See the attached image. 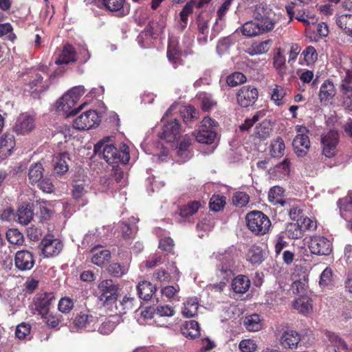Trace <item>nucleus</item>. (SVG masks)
<instances>
[{"label":"nucleus","instance_id":"43","mask_svg":"<svg viewBox=\"0 0 352 352\" xmlns=\"http://www.w3.org/2000/svg\"><path fill=\"white\" fill-rule=\"evenodd\" d=\"M247 259L252 265L260 264L263 261L261 248L256 245L250 247L247 254Z\"/></svg>","mask_w":352,"mask_h":352},{"label":"nucleus","instance_id":"9","mask_svg":"<svg viewBox=\"0 0 352 352\" xmlns=\"http://www.w3.org/2000/svg\"><path fill=\"white\" fill-rule=\"evenodd\" d=\"M322 154L327 157H333L337 151L338 134L335 131H329L321 138Z\"/></svg>","mask_w":352,"mask_h":352},{"label":"nucleus","instance_id":"12","mask_svg":"<svg viewBox=\"0 0 352 352\" xmlns=\"http://www.w3.org/2000/svg\"><path fill=\"white\" fill-rule=\"evenodd\" d=\"M237 102L243 107L253 105L258 98L257 89L252 86H244L237 93Z\"/></svg>","mask_w":352,"mask_h":352},{"label":"nucleus","instance_id":"49","mask_svg":"<svg viewBox=\"0 0 352 352\" xmlns=\"http://www.w3.org/2000/svg\"><path fill=\"white\" fill-rule=\"evenodd\" d=\"M8 241L14 245H21L24 242L23 234L16 229H10L6 232Z\"/></svg>","mask_w":352,"mask_h":352},{"label":"nucleus","instance_id":"14","mask_svg":"<svg viewBox=\"0 0 352 352\" xmlns=\"http://www.w3.org/2000/svg\"><path fill=\"white\" fill-rule=\"evenodd\" d=\"M54 296L52 293H45L37 297L34 300V311L41 318H46Z\"/></svg>","mask_w":352,"mask_h":352},{"label":"nucleus","instance_id":"36","mask_svg":"<svg viewBox=\"0 0 352 352\" xmlns=\"http://www.w3.org/2000/svg\"><path fill=\"white\" fill-rule=\"evenodd\" d=\"M199 307V302L197 298H188L182 308V315L186 318H192L196 316Z\"/></svg>","mask_w":352,"mask_h":352},{"label":"nucleus","instance_id":"25","mask_svg":"<svg viewBox=\"0 0 352 352\" xmlns=\"http://www.w3.org/2000/svg\"><path fill=\"white\" fill-rule=\"evenodd\" d=\"M293 307L299 313L307 315L312 312V300L307 296H300L293 302Z\"/></svg>","mask_w":352,"mask_h":352},{"label":"nucleus","instance_id":"57","mask_svg":"<svg viewBox=\"0 0 352 352\" xmlns=\"http://www.w3.org/2000/svg\"><path fill=\"white\" fill-rule=\"evenodd\" d=\"M246 80L245 76L241 72H234L227 77V83L230 87H236Z\"/></svg>","mask_w":352,"mask_h":352},{"label":"nucleus","instance_id":"50","mask_svg":"<svg viewBox=\"0 0 352 352\" xmlns=\"http://www.w3.org/2000/svg\"><path fill=\"white\" fill-rule=\"evenodd\" d=\"M155 309L157 320L161 318L171 317L175 314L174 308L168 305H159Z\"/></svg>","mask_w":352,"mask_h":352},{"label":"nucleus","instance_id":"6","mask_svg":"<svg viewBox=\"0 0 352 352\" xmlns=\"http://www.w3.org/2000/svg\"><path fill=\"white\" fill-rule=\"evenodd\" d=\"M98 298L104 304H110L115 302L118 298V287L113 284L112 280H104L98 287Z\"/></svg>","mask_w":352,"mask_h":352},{"label":"nucleus","instance_id":"59","mask_svg":"<svg viewBox=\"0 0 352 352\" xmlns=\"http://www.w3.org/2000/svg\"><path fill=\"white\" fill-rule=\"evenodd\" d=\"M74 305V303L72 298L63 297L59 300L58 310L63 314H67L72 311Z\"/></svg>","mask_w":352,"mask_h":352},{"label":"nucleus","instance_id":"31","mask_svg":"<svg viewBox=\"0 0 352 352\" xmlns=\"http://www.w3.org/2000/svg\"><path fill=\"white\" fill-rule=\"evenodd\" d=\"M102 5L108 10L111 12H120L122 15L129 12V9H125V0H100Z\"/></svg>","mask_w":352,"mask_h":352},{"label":"nucleus","instance_id":"37","mask_svg":"<svg viewBox=\"0 0 352 352\" xmlns=\"http://www.w3.org/2000/svg\"><path fill=\"white\" fill-rule=\"evenodd\" d=\"M216 135L217 134L214 130L201 129L195 136L198 142L208 144L214 142Z\"/></svg>","mask_w":352,"mask_h":352},{"label":"nucleus","instance_id":"52","mask_svg":"<svg viewBox=\"0 0 352 352\" xmlns=\"http://www.w3.org/2000/svg\"><path fill=\"white\" fill-rule=\"evenodd\" d=\"M333 271L330 267H326L320 274L319 285L320 287L325 288L332 284Z\"/></svg>","mask_w":352,"mask_h":352},{"label":"nucleus","instance_id":"54","mask_svg":"<svg viewBox=\"0 0 352 352\" xmlns=\"http://www.w3.org/2000/svg\"><path fill=\"white\" fill-rule=\"evenodd\" d=\"M304 231L298 222L290 223L287 228V234L291 239H299L303 236Z\"/></svg>","mask_w":352,"mask_h":352},{"label":"nucleus","instance_id":"7","mask_svg":"<svg viewBox=\"0 0 352 352\" xmlns=\"http://www.w3.org/2000/svg\"><path fill=\"white\" fill-rule=\"evenodd\" d=\"M100 122L98 113L94 110L84 112L74 121V127L78 130H89L98 126Z\"/></svg>","mask_w":352,"mask_h":352},{"label":"nucleus","instance_id":"1","mask_svg":"<svg viewBox=\"0 0 352 352\" xmlns=\"http://www.w3.org/2000/svg\"><path fill=\"white\" fill-rule=\"evenodd\" d=\"M85 88L83 86H76L72 88L65 94H63L56 103L57 113L64 117H69L76 114L79 111L82 110L84 104L75 108L76 102L80 97L85 94Z\"/></svg>","mask_w":352,"mask_h":352},{"label":"nucleus","instance_id":"45","mask_svg":"<svg viewBox=\"0 0 352 352\" xmlns=\"http://www.w3.org/2000/svg\"><path fill=\"white\" fill-rule=\"evenodd\" d=\"M200 206L201 204L199 201H191L180 208L179 214L182 217H188L195 214Z\"/></svg>","mask_w":352,"mask_h":352},{"label":"nucleus","instance_id":"17","mask_svg":"<svg viewBox=\"0 0 352 352\" xmlns=\"http://www.w3.org/2000/svg\"><path fill=\"white\" fill-rule=\"evenodd\" d=\"M15 265L20 270H31L34 265V259L32 252L21 250L15 254Z\"/></svg>","mask_w":352,"mask_h":352},{"label":"nucleus","instance_id":"30","mask_svg":"<svg viewBox=\"0 0 352 352\" xmlns=\"http://www.w3.org/2000/svg\"><path fill=\"white\" fill-rule=\"evenodd\" d=\"M250 280L245 275H239L234 278L232 283V287L234 292L239 294L245 293L250 288Z\"/></svg>","mask_w":352,"mask_h":352},{"label":"nucleus","instance_id":"44","mask_svg":"<svg viewBox=\"0 0 352 352\" xmlns=\"http://www.w3.org/2000/svg\"><path fill=\"white\" fill-rule=\"evenodd\" d=\"M284 190L280 186H274L270 188L268 193V199L273 204H280L283 205L284 201L283 199Z\"/></svg>","mask_w":352,"mask_h":352},{"label":"nucleus","instance_id":"5","mask_svg":"<svg viewBox=\"0 0 352 352\" xmlns=\"http://www.w3.org/2000/svg\"><path fill=\"white\" fill-rule=\"evenodd\" d=\"M253 16L256 21L265 28V30L274 29L276 22V14L266 3H261L256 5Z\"/></svg>","mask_w":352,"mask_h":352},{"label":"nucleus","instance_id":"35","mask_svg":"<svg viewBox=\"0 0 352 352\" xmlns=\"http://www.w3.org/2000/svg\"><path fill=\"white\" fill-rule=\"evenodd\" d=\"M271 100L278 106L283 104V98L286 95L285 89L278 85L274 84L269 88Z\"/></svg>","mask_w":352,"mask_h":352},{"label":"nucleus","instance_id":"64","mask_svg":"<svg viewBox=\"0 0 352 352\" xmlns=\"http://www.w3.org/2000/svg\"><path fill=\"white\" fill-rule=\"evenodd\" d=\"M256 347L255 342L251 339L243 340L239 343V349L241 352H254Z\"/></svg>","mask_w":352,"mask_h":352},{"label":"nucleus","instance_id":"41","mask_svg":"<svg viewBox=\"0 0 352 352\" xmlns=\"http://www.w3.org/2000/svg\"><path fill=\"white\" fill-rule=\"evenodd\" d=\"M182 333L186 337L195 338L200 335V329L199 324L195 320H190L186 322L185 326L182 329Z\"/></svg>","mask_w":352,"mask_h":352},{"label":"nucleus","instance_id":"62","mask_svg":"<svg viewBox=\"0 0 352 352\" xmlns=\"http://www.w3.org/2000/svg\"><path fill=\"white\" fill-rule=\"evenodd\" d=\"M108 272L114 276L120 277L126 273L127 267L115 263L109 266Z\"/></svg>","mask_w":352,"mask_h":352},{"label":"nucleus","instance_id":"48","mask_svg":"<svg viewBox=\"0 0 352 352\" xmlns=\"http://www.w3.org/2000/svg\"><path fill=\"white\" fill-rule=\"evenodd\" d=\"M135 299L131 297L124 296L123 299L116 305V309L120 314H125L133 308Z\"/></svg>","mask_w":352,"mask_h":352},{"label":"nucleus","instance_id":"53","mask_svg":"<svg viewBox=\"0 0 352 352\" xmlns=\"http://www.w3.org/2000/svg\"><path fill=\"white\" fill-rule=\"evenodd\" d=\"M328 338L329 341L333 344L332 348H337V350L343 349L346 351L349 352V348L345 342L341 338H340L338 335L333 333H329Z\"/></svg>","mask_w":352,"mask_h":352},{"label":"nucleus","instance_id":"55","mask_svg":"<svg viewBox=\"0 0 352 352\" xmlns=\"http://www.w3.org/2000/svg\"><path fill=\"white\" fill-rule=\"evenodd\" d=\"M226 204V197L219 195H214L210 201V207L212 210L217 212L221 210Z\"/></svg>","mask_w":352,"mask_h":352},{"label":"nucleus","instance_id":"58","mask_svg":"<svg viewBox=\"0 0 352 352\" xmlns=\"http://www.w3.org/2000/svg\"><path fill=\"white\" fill-rule=\"evenodd\" d=\"M233 204L239 208L246 206L249 202V196L244 192H237L232 197Z\"/></svg>","mask_w":352,"mask_h":352},{"label":"nucleus","instance_id":"60","mask_svg":"<svg viewBox=\"0 0 352 352\" xmlns=\"http://www.w3.org/2000/svg\"><path fill=\"white\" fill-rule=\"evenodd\" d=\"M285 57L279 50L274 57V66L278 72H283L285 69Z\"/></svg>","mask_w":352,"mask_h":352},{"label":"nucleus","instance_id":"8","mask_svg":"<svg viewBox=\"0 0 352 352\" xmlns=\"http://www.w3.org/2000/svg\"><path fill=\"white\" fill-rule=\"evenodd\" d=\"M308 247L312 254L329 255L332 252L331 242L321 236H314L309 239Z\"/></svg>","mask_w":352,"mask_h":352},{"label":"nucleus","instance_id":"11","mask_svg":"<svg viewBox=\"0 0 352 352\" xmlns=\"http://www.w3.org/2000/svg\"><path fill=\"white\" fill-rule=\"evenodd\" d=\"M166 26V19L163 17H160L157 22L153 23V25H149L146 27L145 32H142L138 37V42L139 45L142 48H146L148 47V45L144 44L143 40L144 38H147L149 36L148 39H150V36L153 34H161L164 33L165 28Z\"/></svg>","mask_w":352,"mask_h":352},{"label":"nucleus","instance_id":"22","mask_svg":"<svg viewBox=\"0 0 352 352\" xmlns=\"http://www.w3.org/2000/svg\"><path fill=\"white\" fill-rule=\"evenodd\" d=\"M97 320L95 317L87 314L81 313L76 317L74 323L79 329H87L91 331L95 329Z\"/></svg>","mask_w":352,"mask_h":352},{"label":"nucleus","instance_id":"38","mask_svg":"<svg viewBox=\"0 0 352 352\" xmlns=\"http://www.w3.org/2000/svg\"><path fill=\"white\" fill-rule=\"evenodd\" d=\"M243 324L249 331H257L261 329L262 323L258 314H252L245 318Z\"/></svg>","mask_w":352,"mask_h":352},{"label":"nucleus","instance_id":"26","mask_svg":"<svg viewBox=\"0 0 352 352\" xmlns=\"http://www.w3.org/2000/svg\"><path fill=\"white\" fill-rule=\"evenodd\" d=\"M68 160H69V157L67 153L56 155L54 159V173L62 175L67 173L69 169Z\"/></svg>","mask_w":352,"mask_h":352},{"label":"nucleus","instance_id":"42","mask_svg":"<svg viewBox=\"0 0 352 352\" xmlns=\"http://www.w3.org/2000/svg\"><path fill=\"white\" fill-rule=\"evenodd\" d=\"M43 175V167L41 163H36L30 167L28 178L32 184L40 182Z\"/></svg>","mask_w":352,"mask_h":352},{"label":"nucleus","instance_id":"29","mask_svg":"<svg viewBox=\"0 0 352 352\" xmlns=\"http://www.w3.org/2000/svg\"><path fill=\"white\" fill-rule=\"evenodd\" d=\"M137 289L140 298L148 300L152 298L157 289L151 282L144 280L139 283Z\"/></svg>","mask_w":352,"mask_h":352},{"label":"nucleus","instance_id":"61","mask_svg":"<svg viewBox=\"0 0 352 352\" xmlns=\"http://www.w3.org/2000/svg\"><path fill=\"white\" fill-rule=\"evenodd\" d=\"M199 98L201 100V108L205 111H209L216 104V102L212 98L211 96L208 94H200Z\"/></svg>","mask_w":352,"mask_h":352},{"label":"nucleus","instance_id":"28","mask_svg":"<svg viewBox=\"0 0 352 352\" xmlns=\"http://www.w3.org/2000/svg\"><path fill=\"white\" fill-rule=\"evenodd\" d=\"M272 43L271 39L261 42H254L247 49L246 52L250 56L265 54L270 50Z\"/></svg>","mask_w":352,"mask_h":352},{"label":"nucleus","instance_id":"47","mask_svg":"<svg viewBox=\"0 0 352 352\" xmlns=\"http://www.w3.org/2000/svg\"><path fill=\"white\" fill-rule=\"evenodd\" d=\"M341 216L346 219L349 217L347 212H352V192L347 197L340 199L338 201Z\"/></svg>","mask_w":352,"mask_h":352},{"label":"nucleus","instance_id":"40","mask_svg":"<svg viewBox=\"0 0 352 352\" xmlns=\"http://www.w3.org/2000/svg\"><path fill=\"white\" fill-rule=\"evenodd\" d=\"M342 105L345 109L352 111V86L341 84Z\"/></svg>","mask_w":352,"mask_h":352},{"label":"nucleus","instance_id":"21","mask_svg":"<svg viewBox=\"0 0 352 352\" xmlns=\"http://www.w3.org/2000/svg\"><path fill=\"white\" fill-rule=\"evenodd\" d=\"M300 340V336L296 331L288 330L283 333L280 342L283 348L294 349L297 347Z\"/></svg>","mask_w":352,"mask_h":352},{"label":"nucleus","instance_id":"18","mask_svg":"<svg viewBox=\"0 0 352 352\" xmlns=\"http://www.w3.org/2000/svg\"><path fill=\"white\" fill-rule=\"evenodd\" d=\"M292 145L298 156H305L310 147L309 138L306 134H298L294 138Z\"/></svg>","mask_w":352,"mask_h":352},{"label":"nucleus","instance_id":"51","mask_svg":"<svg viewBox=\"0 0 352 352\" xmlns=\"http://www.w3.org/2000/svg\"><path fill=\"white\" fill-rule=\"evenodd\" d=\"M265 116V111L261 110L257 111L252 118H247L244 123L240 126V129L241 131H248L250 129L254 124L258 121L261 118H263Z\"/></svg>","mask_w":352,"mask_h":352},{"label":"nucleus","instance_id":"23","mask_svg":"<svg viewBox=\"0 0 352 352\" xmlns=\"http://www.w3.org/2000/svg\"><path fill=\"white\" fill-rule=\"evenodd\" d=\"M89 186L85 183H76L73 186L72 197L83 206L88 203Z\"/></svg>","mask_w":352,"mask_h":352},{"label":"nucleus","instance_id":"10","mask_svg":"<svg viewBox=\"0 0 352 352\" xmlns=\"http://www.w3.org/2000/svg\"><path fill=\"white\" fill-rule=\"evenodd\" d=\"M35 128V118L27 113L20 114L14 124V131L18 135H25Z\"/></svg>","mask_w":352,"mask_h":352},{"label":"nucleus","instance_id":"63","mask_svg":"<svg viewBox=\"0 0 352 352\" xmlns=\"http://www.w3.org/2000/svg\"><path fill=\"white\" fill-rule=\"evenodd\" d=\"M192 139L190 137L186 136L184 140L180 142L177 153L178 155L183 157L184 155V158H189L188 154L187 153V150L190 145L191 144Z\"/></svg>","mask_w":352,"mask_h":352},{"label":"nucleus","instance_id":"27","mask_svg":"<svg viewBox=\"0 0 352 352\" xmlns=\"http://www.w3.org/2000/svg\"><path fill=\"white\" fill-rule=\"evenodd\" d=\"M91 262L98 265L102 266L107 263L111 258L109 250L96 247L92 250Z\"/></svg>","mask_w":352,"mask_h":352},{"label":"nucleus","instance_id":"33","mask_svg":"<svg viewBox=\"0 0 352 352\" xmlns=\"http://www.w3.org/2000/svg\"><path fill=\"white\" fill-rule=\"evenodd\" d=\"M285 145L283 140L277 137L272 140L270 146V154L272 157L280 158L285 155Z\"/></svg>","mask_w":352,"mask_h":352},{"label":"nucleus","instance_id":"16","mask_svg":"<svg viewBox=\"0 0 352 352\" xmlns=\"http://www.w3.org/2000/svg\"><path fill=\"white\" fill-rule=\"evenodd\" d=\"M180 134L179 124L176 119L173 121L164 123L160 133V138L167 142H171L175 140Z\"/></svg>","mask_w":352,"mask_h":352},{"label":"nucleus","instance_id":"13","mask_svg":"<svg viewBox=\"0 0 352 352\" xmlns=\"http://www.w3.org/2000/svg\"><path fill=\"white\" fill-rule=\"evenodd\" d=\"M41 245L43 254L46 257L58 255L63 248L61 241L50 235L46 236L42 240Z\"/></svg>","mask_w":352,"mask_h":352},{"label":"nucleus","instance_id":"39","mask_svg":"<svg viewBox=\"0 0 352 352\" xmlns=\"http://www.w3.org/2000/svg\"><path fill=\"white\" fill-rule=\"evenodd\" d=\"M272 131V126L271 122L265 120L256 126L255 135L261 140H265L270 137Z\"/></svg>","mask_w":352,"mask_h":352},{"label":"nucleus","instance_id":"19","mask_svg":"<svg viewBox=\"0 0 352 352\" xmlns=\"http://www.w3.org/2000/svg\"><path fill=\"white\" fill-rule=\"evenodd\" d=\"M15 146L14 137L11 133H5L0 138V158L9 156Z\"/></svg>","mask_w":352,"mask_h":352},{"label":"nucleus","instance_id":"46","mask_svg":"<svg viewBox=\"0 0 352 352\" xmlns=\"http://www.w3.org/2000/svg\"><path fill=\"white\" fill-rule=\"evenodd\" d=\"M19 222L23 225H28L33 218V212L28 206H21L17 212Z\"/></svg>","mask_w":352,"mask_h":352},{"label":"nucleus","instance_id":"15","mask_svg":"<svg viewBox=\"0 0 352 352\" xmlns=\"http://www.w3.org/2000/svg\"><path fill=\"white\" fill-rule=\"evenodd\" d=\"M336 89L333 82L329 80H325L320 87L318 99L323 105H327L335 97Z\"/></svg>","mask_w":352,"mask_h":352},{"label":"nucleus","instance_id":"34","mask_svg":"<svg viewBox=\"0 0 352 352\" xmlns=\"http://www.w3.org/2000/svg\"><path fill=\"white\" fill-rule=\"evenodd\" d=\"M318 59V54L313 46L307 47L301 53L299 58L300 65H310L314 64Z\"/></svg>","mask_w":352,"mask_h":352},{"label":"nucleus","instance_id":"20","mask_svg":"<svg viewBox=\"0 0 352 352\" xmlns=\"http://www.w3.org/2000/svg\"><path fill=\"white\" fill-rule=\"evenodd\" d=\"M269 31L270 30H265L262 24L253 21L245 23L241 27L242 34L248 37L256 36Z\"/></svg>","mask_w":352,"mask_h":352},{"label":"nucleus","instance_id":"4","mask_svg":"<svg viewBox=\"0 0 352 352\" xmlns=\"http://www.w3.org/2000/svg\"><path fill=\"white\" fill-rule=\"evenodd\" d=\"M247 226L254 234L263 235L266 234L271 226L270 219L261 211H252L246 216Z\"/></svg>","mask_w":352,"mask_h":352},{"label":"nucleus","instance_id":"56","mask_svg":"<svg viewBox=\"0 0 352 352\" xmlns=\"http://www.w3.org/2000/svg\"><path fill=\"white\" fill-rule=\"evenodd\" d=\"M167 57L170 62L173 64L174 67L180 64V59L178 56V50L175 44L170 42L167 50Z\"/></svg>","mask_w":352,"mask_h":352},{"label":"nucleus","instance_id":"24","mask_svg":"<svg viewBox=\"0 0 352 352\" xmlns=\"http://www.w3.org/2000/svg\"><path fill=\"white\" fill-rule=\"evenodd\" d=\"M76 60V51L69 44H66L60 54L58 55V58L55 60L56 64H69L70 63L75 62Z\"/></svg>","mask_w":352,"mask_h":352},{"label":"nucleus","instance_id":"2","mask_svg":"<svg viewBox=\"0 0 352 352\" xmlns=\"http://www.w3.org/2000/svg\"><path fill=\"white\" fill-rule=\"evenodd\" d=\"M94 152L96 153H102L103 158L109 164L118 162L126 164L130 159L129 149L126 144H123L120 147V150H118L113 145L107 144L104 141H100L95 145Z\"/></svg>","mask_w":352,"mask_h":352},{"label":"nucleus","instance_id":"32","mask_svg":"<svg viewBox=\"0 0 352 352\" xmlns=\"http://www.w3.org/2000/svg\"><path fill=\"white\" fill-rule=\"evenodd\" d=\"M336 23L343 32L352 38V14H344L336 19Z\"/></svg>","mask_w":352,"mask_h":352},{"label":"nucleus","instance_id":"3","mask_svg":"<svg viewBox=\"0 0 352 352\" xmlns=\"http://www.w3.org/2000/svg\"><path fill=\"white\" fill-rule=\"evenodd\" d=\"M214 256L219 261V263L217 265L218 275L225 280L230 276L235 270V255L233 253L232 248H228L223 252L214 253Z\"/></svg>","mask_w":352,"mask_h":352}]
</instances>
